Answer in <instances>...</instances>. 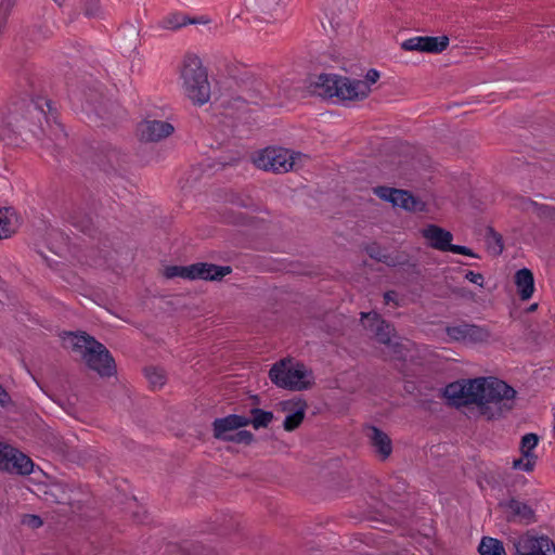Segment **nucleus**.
<instances>
[{"label":"nucleus","mask_w":555,"mask_h":555,"mask_svg":"<svg viewBox=\"0 0 555 555\" xmlns=\"http://www.w3.org/2000/svg\"><path fill=\"white\" fill-rule=\"evenodd\" d=\"M63 346L81 357L89 369L101 376H111L115 372L114 360L108 350L93 337L83 332L64 333Z\"/></svg>","instance_id":"1"},{"label":"nucleus","mask_w":555,"mask_h":555,"mask_svg":"<svg viewBox=\"0 0 555 555\" xmlns=\"http://www.w3.org/2000/svg\"><path fill=\"white\" fill-rule=\"evenodd\" d=\"M180 79L184 94L197 105L210 99V85L202 60L195 54H186L182 61Z\"/></svg>","instance_id":"2"},{"label":"nucleus","mask_w":555,"mask_h":555,"mask_svg":"<svg viewBox=\"0 0 555 555\" xmlns=\"http://www.w3.org/2000/svg\"><path fill=\"white\" fill-rule=\"evenodd\" d=\"M490 377H478L474 379L459 380L449 384L443 391L448 402L455 406L476 404L480 411L488 413L489 390L486 384Z\"/></svg>","instance_id":"3"},{"label":"nucleus","mask_w":555,"mask_h":555,"mask_svg":"<svg viewBox=\"0 0 555 555\" xmlns=\"http://www.w3.org/2000/svg\"><path fill=\"white\" fill-rule=\"evenodd\" d=\"M269 377L278 387L295 391L311 388L315 379L309 367L292 359H283L273 364Z\"/></svg>","instance_id":"4"},{"label":"nucleus","mask_w":555,"mask_h":555,"mask_svg":"<svg viewBox=\"0 0 555 555\" xmlns=\"http://www.w3.org/2000/svg\"><path fill=\"white\" fill-rule=\"evenodd\" d=\"M308 157L281 147H268L254 157L256 167L267 171L287 172L301 167Z\"/></svg>","instance_id":"5"},{"label":"nucleus","mask_w":555,"mask_h":555,"mask_svg":"<svg viewBox=\"0 0 555 555\" xmlns=\"http://www.w3.org/2000/svg\"><path fill=\"white\" fill-rule=\"evenodd\" d=\"M231 272L228 266H216L209 263H194L191 266H169L164 270V275L168 279L182 278L186 280H221Z\"/></svg>","instance_id":"6"},{"label":"nucleus","mask_w":555,"mask_h":555,"mask_svg":"<svg viewBox=\"0 0 555 555\" xmlns=\"http://www.w3.org/2000/svg\"><path fill=\"white\" fill-rule=\"evenodd\" d=\"M249 417L231 414L214 422V435L217 439L234 441L237 443H250L254 439L251 433L238 430L249 425Z\"/></svg>","instance_id":"7"},{"label":"nucleus","mask_w":555,"mask_h":555,"mask_svg":"<svg viewBox=\"0 0 555 555\" xmlns=\"http://www.w3.org/2000/svg\"><path fill=\"white\" fill-rule=\"evenodd\" d=\"M486 389L489 390L490 397L488 400V413L489 417H494L509 411L515 401L516 391L513 387L507 385L505 382L490 377V380L486 384Z\"/></svg>","instance_id":"8"},{"label":"nucleus","mask_w":555,"mask_h":555,"mask_svg":"<svg viewBox=\"0 0 555 555\" xmlns=\"http://www.w3.org/2000/svg\"><path fill=\"white\" fill-rule=\"evenodd\" d=\"M421 234L426 243L434 249L476 257L472 249L465 246L451 244L453 240L452 233L436 224L426 225L421 230Z\"/></svg>","instance_id":"9"},{"label":"nucleus","mask_w":555,"mask_h":555,"mask_svg":"<svg viewBox=\"0 0 555 555\" xmlns=\"http://www.w3.org/2000/svg\"><path fill=\"white\" fill-rule=\"evenodd\" d=\"M34 467L35 464L29 456L8 443L0 442V470L29 475Z\"/></svg>","instance_id":"10"},{"label":"nucleus","mask_w":555,"mask_h":555,"mask_svg":"<svg viewBox=\"0 0 555 555\" xmlns=\"http://www.w3.org/2000/svg\"><path fill=\"white\" fill-rule=\"evenodd\" d=\"M516 555H555V545L545 535L526 533L514 542Z\"/></svg>","instance_id":"11"},{"label":"nucleus","mask_w":555,"mask_h":555,"mask_svg":"<svg viewBox=\"0 0 555 555\" xmlns=\"http://www.w3.org/2000/svg\"><path fill=\"white\" fill-rule=\"evenodd\" d=\"M307 402L300 397L282 400L276 404V411L285 414L283 428L286 431L297 429L305 420Z\"/></svg>","instance_id":"12"},{"label":"nucleus","mask_w":555,"mask_h":555,"mask_svg":"<svg viewBox=\"0 0 555 555\" xmlns=\"http://www.w3.org/2000/svg\"><path fill=\"white\" fill-rule=\"evenodd\" d=\"M362 321L365 328L375 333L376 339L386 345L393 354L401 357L397 350L399 344L393 343V328L386 323L376 312L362 313Z\"/></svg>","instance_id":"13"},{"label":"nucleus","mask_w":555,"mask_h":555,"mask_svg":"<svg viewBox=\"0 0 555 555\" xmlns=\"http://www.w3.org/2000/svg\"><path fill=\"white\" fill-rule=\"evenodd\" d=\"M449 46V37L447 36H416L405 39L400 47L404 51H416L422 53L437 54L444 51Z\"/></svg>","instance_id":"14"},{"label":"nucleus","mask_w":555,"mask_h":555,"mask_svg":"<svg viewBox=\"0 0 555 555\" xmlns=\"http://www.w3.org/2000/svg\"><path fill=\"white\" fill-rule=\"evenodd\" d=\"M375 194L384 201L390 202L396 207L405 210L422 211L425 204L414 198L409 192L398 189L379 186L375 189Z\"/></svg>","instance_id":"15"},{"label":"nucleus","mask_w":555,"mask_h":555,"mask_svg":"<svg viewBox=\"0 0 555 555\" xmlns=\"http://www.w3.org/2000/svg\"><path fill=\"white\" fill-rule=\"evenodd\" d=\"M370 92L371 88L367 82L347 77L339 78L337 99L340 101H360L367 98Z\"/></svg>","instance_id":"16"},{"label":"nucleus","mask_w":555,"mask_h":555,"mask_svg":"<svg viewBox=\"0 0 555 555\" xmlns=\"http://www.w3.org/2000/svg\"><path fill=\"white\" fill-rule=\"evenodd\" d=\"M138 131L141 140L156 142L172 134L175 127L164 120H145L140 124Z\"/></svg>","instance_id":"17"},{"label":"nucleus","mask_w":555,"mask_h":555,"mask_svg":"<svg viewBox=\"0 0 555 555\" xmlns=\"http://www.w3.org/2000/svg\"><path fill=\"white\" fill-rule=\"evenodd\" d=\"M450 339L464 343L483 341L489 337L486 330L470 324L454 325L447 328Z\"/></svg>","instance_id":"18"},{"label":"nucleus","mask_w":555,"mask_h":555,"mask_svg":"<svg viewBox=\"0 0 555 555\" xmlns=\"http://www.w3.org/2000/svg\"><path fill=\"white\" fill-rule=\"evenodd\" d=\"M340 76L322 74L314 82V90L322 98H337Z\"/></svg>","instance_id":"19"},{"label":"nucleus","mask_w":555,"mask_h":555,"mask_svg":"<svg viewBox=\"0 0 555 555\" xmlns=\"http://www.w3.org/2000/svg\"><path fill=\"white\" fill-rule=\"evenodd\" d=\"M21 220L15 209L11 207L0 208V240L13 235L20 228Z\"/></svg>","instance_id":"20"},{"label":"nucleus","mask_w":555,"mask_h":555,"mask_svg":"<svg viewBox=\"0 0 555 555\" xmlns=\"http://www.w3.org/2000/svg\"><path fill=\"white\" fill-rule=\"evenodd\" d=\"M514 282L520 299L524 301L529 300L535 289L532 272L527 268L518 270L515 273Z\"/></svg>","instance_id":"21"},{"label":"nucleus","mask_w":555,"mask_h":555,"mask_svg":"<svg viewBox=\"0 0 555 555\" xmlns=\"http://www.w3.org/2000/svg\"><path fill=\"white\" fill-rule=\"evenodd\" d=\"M505 506L506 513L511 519L526 524L533 520L534 514L528 504L513 499L509 500Z\"/></svg>","instance_id":"22"},{"label":"nucleus","mask_w":555,"mask_h":555,"mask_svg":"<svg viewBox=\"0 0 555 555\" xmlns=\"http://www.w3.org/2000/svg\"><path fill=\"white\" fill-rule=\"evenodd\" d=\"M369 437L371 439L372 446L383 459H386L390 455L392 451L391 440L385 433L378 428L372 427L370 429Z\"/></svg>","instance_id":"23"},{"label":"nucleus","mask_w":555,"mask_h":555,"mask_svg":"<svg viewBox=\"0 0 555 555\" xmlns=\"http://www.w3.org/2000/svg\"><path fill=\"white\" fill-rule=\"evenodd\" d=\"M525 210L533 209L540 219L550 222L555 227V207L548 205H539L530 201H524L520 206Z\"/></svg>","instance_id":"24"},{"label":"nucleus","mask_w":555,"mask_h":555,"mask_svg":"<svg viewBox=\"0 0 555 555\" xmlns=\"http://www.w3.org/2000/svg\"><path fill=\"white\" fill-rule=\"evenodd\" d=\"M480 555H506L503 544L494 538L486 537L479 544Z\"/></svg>","instance_id":"25"},{"label":"nucleus","mask_w":555,"mask_h":555,"mask_svg":"<svg viewBox=\"0 0 555 555\" xmlns=\"http://www.w3.org/2000/svg\"><path fill=\"white\" fill-rule=\"evenodd\" d=\"M272 412L263 411L261 409H253L249 424H251L255 429H259L267 427L272 422Z\"/></svg>","instance_id":"26"},{"label":"nucleus","mask_w":555,"mask_h":555,"mask_svg":"<svg viewBox=\"0 0 555 555\" xmlns=\"http://www.w3.org/2000/svg\"><path fill=\"white\" fill-rule=\"evenodd\" d=\"M535 464L537 455L521 454L519 459H515L513 461L512 466L516 470L530 473L533 470Z\"/></svg>","instance_id":"27"},{"label":"nucleus","mask_w":555,"mask_h":555,"mask_svg":"<svg viewBox=\"0 0 555 555\" xmlns=\"http://www.w3.org/2000/svg\"><path fill=\"white\" fill-rule=\"evenodd\" d=\"M189 23L192 22L186 20L184 15L179 13H172L163 18L162 26L166 29H178Z\"/></svg>","instance_id":"28"},{"label":"nucleus","mask_w":555,"mask_h":555,"mask_svg":"<svg viewBox=\"0 0 555 555\" xmlns=\"http://www.w3.org/2000/svg\"><path fill=\"white\" fill-rule=\"evenodd\" d=\"M145 376L153 388H160L166 382L164 371L157 367L146 369Z\"/></svg>","instance_id":"29"},{"label":"nucleus","mask_w":555,"mask_h":555,"mask_svg":"<svg viewBox=\"0 0 555 555\" xmlns=\"http://www.w3.org/2000/svg\"><path fill=\"white\" fill-rule=\"evenodd\" d=\"M539 438L535 434H526L520 441V453L535 455L534 449L537 448Z\"/></svg>","instance_id":"30"},{"label":"nucleus","mask_w":555,"mask_h":555,"mask_svg":"<svg viewBox=\"0 0 555 555\" xmlns=\"http://www.w3.org/2000/svg\"><path fill=\"white\" fill-rule=\"evenodd\" d=\"M15 0H1L0 1V35L2 34L7 18L13 8Z\"/></svg>","instance_id":"31"},{"label":"nucleus","mask_w":555,"mask_h":555,"mask_svg":"<svg viewBox=\"0 0 555 555\" xmlns=\"http://www.w3.org/2000/svg\"><path fill=\"white\" fill-rule=\"evenodd\" d=\"M14 130L11 128V124L2 125L0 122V140L5 141L8 144H16V138L14 137Z\"/></svg>","instance_id":"32"},{"label":"nucleus","mask_w":555,"mask_h":555,"mask_svg":"<svg viewBox=\"0 0 555 555\" xmlns=\"http://www.w3.org/2000/svg\"><path fill=\"white\" fill-rule=\"evenodd\" d=\"M23 524L29 528L36 529L42 526V520L36 515H26L23 518Z\"/></svg>","instance_id":"33"},{"label":"nucleus","mask_w":555,"mask_h":555,"mask_svg":"<svg viewBox=\"0 0 555 555\" xmlns=\"http://www.w3.org/2000/svg\"><path fill=\"white\" fill-rule=\"evenodd\" d=\"M465 278L474 283V284H477V285H480L482 286V283H483V276L480 274V273H475L473 271H468L465 275Z\"/></svg>","instance_id":"34"},{"label":"nucleus","mask_w":555,"mask_h":555,"mask_svg":"<svg viewBox=\"0 0 555 555\" xmlns=\"http://www.w3.org/2000/svg\"><path fill=\"white\" fill-rule=\"evenodd\" d=\"M379 78V73L376 69H370L366 73L364 82H367L369 87L371 88L372 85H374Z\"/></svg>","instance_id":"35"},{"label":"nucleus","mask_w":555,"mask_h":555,"mask_svg":"<svg viewBox=\"0 0 555 555\" xmlns=\"http://www.w3.org/2000/svg\"><path fill=\"white\" fill-rule=\"evenodd\" d=\"M98 0H89V7L86 8V14L89 16H94L98 12Z\"/></svg>","instance_id":"36"},{"label":"nucleus","mask_w":555,"mask_h":555,"mask_svg":"<svg viewBox=\"0 0 555 555\" xmlns=\"http://www.w3.org/2000/svg\"><path fill=\"white\" fill-rule=\"evenodd\" d=\"M397 297H398V296H397V294H396L395 292H388V293H386V294H385V296H384V298H385V302H386L387 305H389V304H391V302H392V304H395V305H399V302H398V298H397Z\"/></svg>","instance_id":"37"},{"label":"nucleus","mask_w":555,"mask_h":555,"mask_svg":"<svg viewBox=\"0 0 555 555\" xmlns=\"http://www.w3.org/2000/svg\"><path fill=\"white\" fill-rule=\"evenodd\" d=\"M537 308H538V304H533V305H531V306L529 307L528 311L533 312V311H535V310H537Z\"/></svg>","instance_id":"38"},{"label":"nucleus","mask_w":555,"mask_h":555,"mask_svg":"<svg viewBox=\"0 0 555 555\" xmlns=\"http://www.w3.org/2000/svg\"><path fill=\"white\" fill-rule=\"evenodd\" d=\"M59 5H63L68 0H54Z\"/></svg>","instance_id":"39"}]
</instances>
